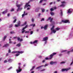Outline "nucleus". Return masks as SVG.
Wrapping results in <instances>:
<instances>
[{"label":"nucleus","mask_w":73,"mask_h":73,"mask_svg":"<svg viewBox=\"0 0 73 73\" xmlns=\"http://www.w3.org/2000/svg\"><path fill=\"white\" fill-rule=\"evenodd\" d=\"M7 12H8V11H7V10H5V11L2 12V13L3 14H5V13H7Z\"/></svg>","instance_id":"nucleus-17"},{"label":"nucleus","mask_w":73,"mask_h":73,"mask_svg":"<svg viewBox=\"0 0 73 73\" xmlns=\"http://www.w3.org/2000/svg\"><path fill=\"white\" fill-rule=\"evenodd\" d=\"M50 10L51 11V12H52V11H54V9H53V8H52L50 9Z\"/></svg>","instance_id":"nucleus-39"},{"label":"nucleus","mask_w":73,"mask_h":73,"mask_svg":"<svg viewBox=\"0 0 73 73\" xmlns=\"http://www.w3.org/2000/svg\"><path fill=\"white\" fill-rule=\"evenodd\" d=\"M16 46H18V47H20V46H21V44H18L16 45Z\"/></svg>","instance_id":"nucleus-24"},{"label":"nucleus","mask_w":73,"mask_h":73,"mask_svg":"<svg viewBox=\"0 0 73 73\" xmlns=\"http://www.w3.org/2000/svg\"><path fill=\"white\" fill-rule=\"evenodd\" d=\"M53 18H52L51 17H49L48 18V19H47L46 21H48V20H50V22L51 23H54V22L53 21H53Z\"/></svg>","instance_id":"nucleus-2"},{"label":"nucleus","mask_w":73,"mask_h":73,"mask_svg":"<svg viewBox=\"0 0 73 73\" xmlns=\"http://www.w3.org/2000/svg\"><path fill=\"white\" fill-rule=\"evenodd\" d=\"M48 27V25L47 24L45 25L44 27V29H47V27Z\"/></svg>","instance_id":"nucleus-13"},{"label":"nucleus","mask_w":73,"mask_h":73,"mask_svg":"<svg viewBox=\"0 0 73 73\" xmlns=\"http://www.w3.org/2000/svg\"><path fill=\"white\" fill-rule=\"evenodd\" d=\"M62 22L64 23H70V22H69V20H65V21L64 20H62Z\"/></svg>","instance_id":"nucleus-5"},{"label":"nucleus","mask_w":73,"mask_h":73,"mask_svg":"<svg viewBox=\"0 0 73 73\" xmlns=\"http://www.w3.org/2000/svg\"><path fill=\"white\" fill-rule=\"evenodd\" d=\"M34 19H33V18L32 19V22H34Z\"/></svg>","instance_id":"nucleus-49"},{"label":"nucleus","mask_w":73,"mask_h":73,"mask_svg":"<svg viewBox=\"0 0 73 73\" xmlns=\"http://www.w3.org/2000/svg\"><path fill=\"white\" fill-rule=\"evenodd\" d=\"M19 55H20V54H19H19H17L15 55V56H19Z\"/></svg>","instance_id":"nucleus-35"},{"label":"nucleus","mask_w":73,"mask_h":73,"mask_svg":"<svg viewBox=\"0 0 73 73\" xmlns=\"http://www.w3.org/2000/svg\"><path fill=\"white\" fill-rule=\"evenodd\" d=\"M27 24V22L25 21L23 24L22 25V26H25V25Z\"/></svg>","instance_id":"nucleus-21"},{"label":"nucleus","mask_w":73,"mask_h":73,"mask_svg":"<svg viewBox=\"0 0 73 73\" xmlns=\"http://www.w3.org/2000/svg\"><path fill=\"white\" fill-rule=\"evenodd\" d=\"M11 68H12V67H11L10 68L8 69V70H10V69H11Z\"/></svg>","instance_id":"nucleus-59"},{"label":"nucleus","mask_w":73,"mask_h":73,"mask_svg":"<svg viewBox=\"0 0 73 73\" xmlns=\"http://www.w3.org/2000/svg\"><path fill=\"white\" fill-rule=\"evenodd\" d=\"M42 11V12H44V11H45V9H41Z\"/></svg>","instance_id":"nucleus-29"},{"label":"nucleus","mask_w":73,"mask_h":73,"mask_svg":"<svg viewBox=\"0 0 73 73\" xmlns=\"http://www.w3.org/2000/svg\"><path fill=\"white\" fill-rule=\"evenodd\" d=\"M46 66H48V64H45V65L44 66L45 67Z\"/></svg>","instance_id":"nucleus-60"},{"label":"nucleus","mask_w":73,"mask_h":73,"mask_svg":"<svg viewBox=\"0 0 73 73\" xmlns=\"http://www.w3.org/2000/svg\"><path fill=\"white\" fill-rule=\"evenodd\" d=\"M60 15L62 16V10H60Z\"/></svg>","instance_id":"nucleus-28"},{"label":"nucleus","mask_w":73,"mask_h":73,"mask_svg":"<svg viewBox=\"0 0 73 73\" xmlns=\"http://www.w3.org/2000/svg\"><path fill=\"white\" fill-rule=\"evenodd\" d=\"M16 6L17 7H18V8H20V7L21 6V5H18L17 4Z\"/></svg>","instance_id":"nucleus-18"},{"label":"nucleus","mask_w":73,"mask_h":73,"mask_svg":"<svg viewBox=\"0 0 73 73\" xmlns=\"http://www.w3.org/2000/svg\"><path fill=\"white\" fill-rule=\"evenodd\" d=\"M13 27V25L12 24H11L10 25L9 28H12Z\"/></svg>","instance_id":"nucleus-32"},{"label":"nucleus","mask_w":73,"mask_h":73,"mask_svg":"<svg viewBox=\"0 0 73 73\" xmlns=\"http://www.w3.org/2000/svg\"><path fill=\"white\" fill-rule=\"evenodd\" d=\"M54 73H57V71H55L54 72Z\"/></svg>","instance_id":"nucleus-64"},{"label":"nucleus","mask_w":73,"mask_h":73,"mask_svg":"<svg viewBox=\"0 0 73 73\" xmlns=\"http://www.w3.org/2000/svg\"><path fill=\"white\" fill-rule=\"evenodd\" d=\"M56 54H57V53L56 52H53V53L50 55V57L52 58H53V56H54V55H56Z\"/></svg>","instance_id":"nucleus-6"},{"label":"nucleus","mask_w":73,"mask_h":73,"mask_svg":"<svg viewBox=\"0 0 73 73\" xmlns=\"http://www.w3.org/2000/svg\"><path fill=\"white\" fill-rule=\"evenodd\" d=\"M6 62H7V60H4V63H6Z\"/></svg>","instance_id":"nucleus-51"},{"label":"nucleus","mask_w":73,"mask_h":73,"mask_svg":"<svg viewBox=\"0 0 73 73\" xmlns=\"http://www.w3.org/2000/svg\"><path fill=\"white\" fill-rule=\"evenodd\" d=\"M61 3H62V4H65V3H66V2H65V1H63L61 2Z\"/></svg>","instance_id":"nucleus-38"},{"label":"nucleus","mask_w":73,"mask_h":73,"mask_svg":"<svg viewBox=\"0 0 73 73\" xmlns=\"http://www.w3.org/2000/svg\"><path fill=\"white\" fill-rule=\"evenodd\" d=\"M60 29V28H59V27H57L55 29L56 31H59Z\"/></svg>","instance_id":"nucleus-19"},{"label":"nucleus","mask_w":73,"mask_h":73,"mask_svg":"<svg viewBox=\"0 0 73 73\" xmlns=\"http://www.w3.org/2000/svg\"><path fill=\"white\" fill-rule=\"evenodd\" d=\"M20 24H21V22H20V21H19L18 24V25L19 26H20Z\"/></svg>","instance_id":"nucleus-31"},{"label":"nucleus","mask_w":73,"mask_h":73,"mask_svg":"<svg viewBox=\"0 0 73 73\" xmlns=\"http://www.w3.org/2000/svg\"><path fill=\"white\" fill-rule=\"evenodd\" d=\"M67 13H72V10H71V9H68L67 12Z\"/></svg>","instance_id":"nucleus-12"},{"label":"nucleus","mask_w":73,"mask_h":73,"mask_svg":"<svg viewBox=\"0 0 73 73\" xmlns=\"http://www.w3.org/2000/svg\"><path fill=\"white\" fill-rule=\"evenodd\" d=\"M18 53H19V54H20V53L21 54H22V53H24V52H23V51H18Z\"/></svg>","instance_id":"nucleus-25"},{"label":"nucleus","mask_w":73,"mask_h":73,"mask_svg":"<svg viewBox=\"0 0 73 73\" xmlns=\"http://www.w3.org/2000/svg\"><path fill=\"white\" fill-rule=\"evenodd\" d=\"M51 33H50V34L51 35L52 33H55L56 32V31L54 30H52L51 31Z\"/></svg>","instance_id":"nucleus-11"},{"label":"nucleus","mask_w":73,"mask_h":73,"mask_svg":"<svg viewBox=\"0 0 73 73\" xmlns=\"http://www.w3.org/2000/svg\"><path fill=\"white\" fill-rule=\"evenodd\" d=\"M9 46V44L8 43H7L5 44L3 46V47H8V46Z\"/></svg>","instance_id":"nucleus-9"},{"label":"nucleus","mask_w":73,"mask_h":73,"mask_svg":"<svg viewBox=\"0 0 73 73\" xmlns=\"http://www.w3.org/2000/svg\"><path fill=\"white\" fill-rule=\"evenodd\" d=\"M38 58H42V56H38Z\"/></svg>","instance_id":"nucleus-52"},{"label":"nucleus","mask_w":73,"mask_h":73,"mask_svg":"<svg viewBox=\"0 0 73 73\" xmlns=\"http://www.w3.org/2000/svg\"><path fill=\"white\" fill-rule=\"evenodd\" d=\"M29 9H30V8L29 7H28L27 9V10H29Z\"/></svg>","instance_id":"nucleus-63"},{"label":"nucleus","mask_w":73,"mask_h":73,"mask_svg":"<svg viewBox=\"0 0 73 73\" xmlns=\"http://www.w3.org/2000/svg\"><path fill=\"white\" fill-rule=\"evenodd\" d=\"M30 43L31 44H33L34 43H33V42H30Z\"/></svg>","instance_id":"nucleus-53"},{"label":"nucleus","mask_w":73,"mask_h":73,"mask_svg":"<svg viewBox=\"0 0 73 73\" xmlns=\"http://www.w3.org/2000/svg\"><path fill=\"white\" fill-rule=\"evenodd\" d=\"M41 21H44V18H42V19L41 20Z\"/></svg>","instance_id":"nucleus-44"},{"label":"nucleus","mask_w":73,"mask_h":73,"mask_svg":"<svg viewBox=\"0 0 73 73\" xmlns=\"http://www.w3.org/2000/svg\"><path fill=\"white\" fill-rule=\"evenodd\" d=\"M45 60H43L42 61V62H43V63H44V62H45Z\"/></svg>","instance_id":"nucleus-58"},{"label":"nucleus","mask_w":73,"mask_h":73,"mask_svg":"<svg viewBox=\"0 0 73 73\" xmlns=\"http://www.w3.org/2000/svg\"><path fill=\"white\" fill-rule=\"evenodd\" d=\"M25 16V14H23L22 15V17H23L24 16Z\"/></svg>","instance_id":"nucleus-55"},{"label":"nucleus","mask_w":73,"mask_h":73,"mask_svg":"<svg viewBox=\"0 0 73 73\" xmlns=\"http://www.w3.org/2000/svg\"><path fill=\"white\" fill-rule=\"evenodd\" d=\"M52 58L51 57H50L49 58H46L45 59V60H51V59H52Z\"/></svg>","instance_id":"nucleus-16"},{"label":"nucleus","mask_w":73,"mask_h":73,"mask_svg":"<svg viewBox=\"0 0 73 73\" xmlns=\"http://www.w3.org/2000/svg\"><path fill=\"white\" fill-rule=\"evenodd\" d=\"M57 63V62H53V61H51L50 64L51 65H53V64H56Z\"/></svg>","instance_id":"nucleus-10"},{"label":"nucleus","mask_w":73,"mask_h":73,"mask_svg":"<svg viewBox=\"0 0 73 73\" xmlns=\"http://www.w3.org/2000/svg\"><path fill=\"white\" fill-rule=\"evenodd\" d=\"M54 26H52V28H51V31L54 30Z\"/></svg>","instance_id":"nucleus-26"},{"label":"nucleus","mask_w":73,"mask_h":73,"mask_svg":"<svg viewBox=\"0 0 73 73\" xmlns=\"http://www.w3.org/2000/svg\"><path fill=\"white\" fill-rule=\"evenodd\" d=\"M43 1V0H41L40 1V3H41Z\"/></svg>","instance_id":"nucleus-50"},{"label":"nucleus","mask_w":73,"mask_h":73,"mask_svg":"<svg viewBox=\"0 0 73 73\" xmlns=\"http://www.w3.org/2000/svg\"><path fill=\"white\" fill-rule=\"evenodd\" d=\"M34 0H30V1H29L28 3H26V4L25 6V8H28V7H30V5H29V3H30V2L31 1H33Z\"/></svg>","instance_id":"nucleus-1"},{"label":"nucleus","mask_w":73,"mask_h":73,"mask_svg":"<svg viewBox=\"0 0 73 73\" xmlns=\"http://www.w3.org/2000/svg\"><path fill=\"white\" fill-rule=\"evenodd\" d=\"M23 39L21 38V39H20V40L19 41H20V42H21V41H23Z\"/></svg>","instance_id":"nucleus-48"},{"label":"nucleus","mask_w":73,"mask_h":73,"mask_svg":"<svg viewBox=\"0 0 73 73\" xmlns=\"http://www.w3.org/2000/svg\"><path fill=\"white\" fill-rule=\"evenodd\" d=\"M50 14L52 16H53V15H54V13H53V12H51Z\"/></svg>","instance_id":"nucleus-40"},{"label":"nucleus","mask_w":73,"mask_h":73,"mask_svg":"<svg viewBox=\"0 0 73 73\" xmlns=\"http://www.w3.org/2000/svg\"><path fill=\"white\" fill-rule=\"evenodd\" d=\"M10 33H11V34H12L13 33H15V32H14V31H11Z\"/></svg>","instance_id":"nucleus-37"},{"label":"nucleus","mask_w":73,"mask_h":73,"mask_svg":"<svg viewBox=\"0 0 73 73\" xmlns=\"http://www.w3.org/2000/svg\"><path fill=\"white\" fill-rule=\"evenodd\" d=\"M65 6V5L64 4H62L61 5H60L59 7H64Z\"/></svg>","instance_id":"nucleus-20"},{"label":"nucleus","mask_w":73,"mask_h":73,"mask_svg":"<svg viewBox=\"0 0 73 73\" xmlns=\"http://www.w3.org/2000/svg\"><path fill=\"white\" fill-rule=\"evenodd\" d=\"M11 49H9L8 53H11Z\"/></svg>","instance_id":"nucleus-42"},{"label":"nucleus","mask_w":73,"mask_h":73,"mask_svg":"<svg viewBox=\"0 0 73 73\" xmlns=\"http://www.w3.org/2000/svg\"><path fill=\"white\" fill-rule=\"evenodd\" d=\"M73 59H72V61L70 64V65H72L73 64Z\"/></svg>","instance_id":"nucleus-54"},{"label":"nucleus","mask_w":73,"mask_h":73,"mask_svg":"<svg viewBox=\"0 0 73 73\" xmlns=\"http://www.w3.org/2000/svg\"><path fill=\"white\" fill-rule=\"evenodd\" d=\"M48 37H44L43 38V41H46V40H48Z\"/></svg>","instance_id":"nucleus-7"},{"label":"nucleus","mask_w":73,"mask_h":73,"mask_svg":"<svg viewBox=\"0 0 73 73\" xmlns=\"http://www.w3.org/2000/svg\"><path fill=\"white\" fill-rule=\"evenodd\" d=\"M35 66H33L31 69L30 70V71H32V70H33L34 69L35 67Z\"/></svg>","instance_id":"nucleus-23"},{"label":"nucleus","mask_w":73,"mask_h":73,"mask_svg":"<svg viewBox=\"0 0 73 73\" xmlns=\"http://www.w3.org/2000/svg\"><path fill=\"white\" fill-rule=\"evenodd\" d=\"M18 69H17L16 70V71L17 73H19V72H21L22 70V69L21 68V66H19L18 67Z\"/></svg>","instance_id":"nucleus-3"},{"label":"nucleus","mask_w":73,"mask_h":73,"mask_svg":"<svg viewBox=\"0 0 73 73\" xmlns=\"http://www.w3.org/2000/svg\"><path fill=\"white\" fill-rule=\"evenodd\" d=\"M69 69L68 68H67V69H63L62 70V72H64L65 71H66V72H67V71H68V70H69Z\"/></svg>","instance_id":"nucleus-8"},{"label":"nucleus","mask_w":73,"mask_h":73,"mask_svg":"<svg viewBox=\"0 0 73 73\" xmlns=\"http://www.w3.org/2000/svg\"><path fill=\"white\" fill-rule=\"evenodd\" d=\"M38 41H37V40H35L34 42H33V43H34V44L37 43Z\"/></svg>","instance_id":"nucleus-27"},{"label":"nucleus","mask_w":73,"mask_h":73,"mask_svg":"<svg viewBox=\"0 0 73 73\" xmlns=\"http://www.w3.org/2000/svg\"><path fill=\"white\" fill-rule=\"evenodd\" d=\"M20 37H18L17 38L18 41H20Z\"/></svg>","instance_id":"nucleus-41"},{"label":"nucleus","mask_w":73,"mask_h":73,"mask_svg":"<svg viewBox=\"0 0 73 73\" xmlns=\"http://www.w3.org/2000/svg\"><path fill=\"white\" fill-rule=\"evenodd\" d=\"M17 38V37L15 36V37H13V38H14V39H16Z\"/></svg>","instance_id":"nucleus-56"},{"label":"nucleus","mask_w":73,"mask_h":73,"mask_svg":"<svg viewBox=\"0 0 73 73\" xmlns=\"http://www.w3.org/2000/svg\"><path fill=\"white\" fill-rule=\"evenodd\" d=\"M40 66L38 67H37L36 68V69H39V68H41V67H42V66Z\"/></svg>","instance_id":"nucleus-22"},{"label":"nucleus","mask_w":73,"mask_h":73,"mask_svg":"<svg viewBox=\"0 0 73 73\" xmlns=\"http://www.w3.org/2000/svg\"><path fill=\"white\" fill-rule=\"evenodd\" d=\"M18 53V51H13L12 52V53Z\"/></svg>","instance_id":"nucleus-36"},{"label":"nucleus","mask_w":73,"mask_h":73,"mask_svg":"<svg viewBox=\"0 0 73 73\" xmlns=\"http://www.w3.org/2000/svg\"><path fill=\"white\" fill-rule=\"evenodd\" d=\"M33 33V31H31V32L30 34L31 35H32Z\"/></svg>","instance_id":"nucleus-43"},{"label":"nucleus","mask_w":73,"mask_h":73,"mask_svg":"<svg viewBox=\"0 0 73 73\" xmlns=\"http://www.w3.org/2000/svg\"><path fill=\"white\" fill-rule=\"evenodd\" d=\"M65 62L63 61L61 62L60 64H65Z\"/></svg>","instance_id":"nucleus-30"},{"label":"nucleus","mask_w":73,"mask_h":73,"mask_svg":"<svg viewBox=\"0 0 73 73\" xmlns=\"http://www.w3.org/2000/svg\"><path fill=\"white\" fill-rule=\"evenodd\" d=\"M12 61H13V60L12 59L10 58L8 60V62H12Z\"/></svg>","instance_id":"nucleus-15"},{"label":"nucleus","mask_w":73,"mask_h":73,"mask_svg":"<svg viewBox=\"0 0 73 73\" xmlns=\"http://www.w3.org/2000/svg\"><path fill=\"white\" fill-rule=\"evenodd\" d=\"M45 69H42V70H40V71H41V72H42V71H45Z\"/></svg>","instance_id":"nucleus-45"},{"label":"nucleus","mask_w":73,"mask_h":73,"mask_svg":"<svg viewBox=\"0 0 73 73\" xmlns=\"http://www.w3.org/2000/svg\"><path fill=\"white\" fill-rule=\"evenodd\" d=\"M7 37V36L6 35H5L4 36L3 38V41H5V39H6Z\"/></svg>","instance_id":"nucleus-14"},{"label":"nucleus","mask_w":73,"mask_h":73,"mask_svg":"<svg viewBox=\"0 0 73 73\" xmlns=\"http://www.w3.org/2000/svg\"><path fill=\"white\" fill-rule=\"evenodd\" d=\"M9 15H10V13H9L7 14V16H9Z\"/></svg>","instance_id":"nucleus-62"},{"label":"nucleus","mask_w":73,"mask_h":73,"mask_svg":"<svg viewBox=\"0 0 73 73\" xmlns=\"http://www.w3.org/2000/svg\"><path fill=\"white\" fill-rule=\"evenodd\" d=\"M12 11H14V9H12L11 11V12H12Z\"/></svg>","instance_id":"nucleus-46"},{"label":"nucleus","mask_w":73,"mask_h":73,"mask_svg":"<svg viewBox=\"0 0 73 73\" xmlns=\"http://www.w3.org/2000/svg\"><path fill=\"white\" fill-rule=\"evenodd\" d=\"M16 21H17V19H15V20H14V21H13V23H16Z\"/></svg>","instance_id":"nucleus-34"},{"label":"nucleus","mask_w":73,"mask_h":73,"mask_svg":"<svg viewBox=\"0 0 73 73\" xmlns=\"http://www.w3.org/2000/svg\"><path fill=\"white\" fill-rule=\"evenodd\" d=\"M27 27H28V25H26L25 27H24L22 29V31H23L22 32V33H24V32L25 31V29L26 28H27Z\"/></svg>","instance_id":"nucleus-4"},{"label":"nucleus","mask_w":73,"mask_h":73,"mask_svg":"<svg viewBox=\"0 0 73 73\" xmlns=\"http://www.w3.org/2000/svg\"><path fill=\"white\" fill-rule=\"evenodd\" d=\"M62 54H60L59 55V56H62Z\"/></svg>","instance_id":"nucleus-61"},{"label":"nucleus","mask_w":73,"mask_h":73,"mask_svg":"<svg viewBox=\"0 0 73 73\" xmlns=\"http://www.w3.org/2000/svg\"><path fill=\"white\" fill-rule=\"evenodd\" d=\"M19 9H20V8H18V9L17 10V12H18V11H19Z\"/></svg>","instance_id":"nucleus-57"},{"label":"nucleus","mask_w":73,"mask_h":73,"mask_svg":"<svg viewBox=\"0 0 73 73\" xmlns=\"http://www.w3.org/2000/svg\"><path fill=\"white\" fill-rule=\"evenodd\" d=\"M35 26H36V25L35 24H34L33 25V27H35Z\"/></svg>","instance_id":"nucleus-47"},{"label":"nucleus","mask_w":73,"mask_h":73,"mask_svg":"<svg viewBox=\"0 0 73 73\" xmlns=\"http://www.w3.org/2000/svg\"><path fill=\"white\" fill-rule=\"evenodd\" d=\"M15 27H19V26H19V25L18 24V25H15Z\"/></svg>","instance_id":"nucleus-33"}]
</instances>
